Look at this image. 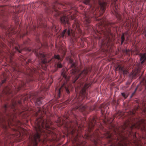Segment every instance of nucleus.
I'll return each instance as SVG.
<instances>
[{"instance_id":"nucleus-39","label":"nucleus","mask_w":146,"mask_h":146,"mask_svg":"<svg viewBox=\"0 0 146 146\" xmlns=\"http://www.w3.org/2000/svg\"><path fill=\"white\" fill-rule=\"evenodd\" d=\"M56 28V27L55 25H54L53 26V28Z\"/></svg>"},{"instance_id":"nucleus-38","label":"nucleus","mask_w":146,"mask_h":146,"mask_svg":"<svg viewBox=\"0 0 146 146\" xmlns=\"http://www.w3.org/2000/svg\"><path fill=\"white\" fill-rule=\"evenodd\" d=\"M69 102V101H68V100H67L66 102V103H68V102Z\"/></svg>"},{"instance_id":"nucleus-35","label":"nucleus","mask_w":146,"mask_h":146,"mask_svg":"<svg viewBox=\"0 0 146 146\" xmlns=\"http://www.w3.org/2000/svg\"><path fill=\"white\" fill-rule=\"evenodd\" d=\"M42 62H43V64H45V62L44 60H43L42 61Z\"/></svg>"},{"instance_id":"nucleus-40","label":"nucleus","mask_w":146,"mask_h":146,"mask_svg":"<svg viewBox=\"0 0 146 146\" xmlns=\"http://www.w3.org/2000/svg\"><path fill=\"white\" fill-rule=\"evenodd\" d=\"M144 121L143 120V121H142V123H144Z\"/></svg>"},{"instance_id":"nucleus-49","label":"nucleus","mask_w":146,"mask_h":146,"mask_svg":"<svg viewBox=\"0 0 146 146\" xmlns=\"http://www.w3.org/2000/svg\"><path fill=\"white\" fill-rule=\"evenodd\" d=\"M117 104H118V102H117Z\"/></svg>"},{"instance_id":"nucleus-26","label":"nucleus","mask_w":146,"mask_h":146,"mask_svg":"<svg viewBox=\"0 0 146 146\" xmlns=\"http://www.w3.org/2000/svg\"><path fill=\"white\" fill-rule=\"evenodd\" d=\"M125 36L126 37V40H129V37H130V34L128 35H125Z\"/></svg>"},{"instance_id":"nucleus-22","label":"nucleus","mask_w":146,"mask_h":146,"mask_svg":"<svg viewBox=\"0 0 146 146\" xmlns=\"http://www.w3.org/2000/svg\"><path fill=\"white\" fill-rule=\"evenodd\" d=\"M27 32L26 33H20L19 35V36L20 37V38H22V37H23L24 36L27 35Z\"/></svg>"},{"instance_id":"nucleus-12","label":"nucleus","mask_w":146,"mask_h":146,"mask_svg":"<svg viewBox=\"0 0 146 146\" xmlns=\"http://www.w3.org/2000/svg\"><path fill=\"white\" fill-rule=\"evenodd\" d=\"M126 26L127 27V31H126L125 33H122L121 36V44H122L125 40V36L129 34V31L130 29L131 28H132L133 27V25L132 27L131 24L129 23H126Z\"/></svg>"},{"instance_id":"nucleus-16","label":"nucleus","mask_w":146,"mask_h":146,"mask_svg":"<svg viewBox=\"0 0 146 146\" xmlns=\"http://www.w3.org/2000/svg\"><path fill=\"white\" fill-rule=\"evenodd\" d=\"M140 60L141 63L143 64L145 61H146V54L145 53L142 54L140 55Z\"/></svg>"},{"instance_id":"nucleus-21","label":"nucleus","mask_w":146,"mask_h":146,"mask_svg":"<svg viewBox=\"0 0 146 146\" xmlns=\"http://www.w3.org/2000/svg\"><path fill=\"white\" fill-rule=\"evenodd\" d=\"M54 57L55 58L58 59V60H62L60 56L59 55H54Z\"/></svg>"},{"instance_id":"nucleus-47","label":"nucleus","mask_w":146,"mask_h":146,"mask_svg":"<svg viewBox=\"0 0 146 146\" xmlns=\"http://www.w3.org/2000/svg\"><path fill=\"white\" fill-rule=\"evenodd\" d=\"M133 113V114H134V113Z\"/></svg>"},{"instance_id":"nucleus-5","label":"nucleus","mask_w":146,"mask_h":146,"mask_svg":"<svg viewBox=\"0 0 146 146\" xmlns=\"http://www.w3.org/2000/svg\"><path fill=\"white\" fill-rule=\"evenodd\" d=\"M45 10L47 13L52 14L56 17H59L61 23L64 25L67 24L68 26H69L70 23L68 18L67 16L71 14L70 11L64 12L58 11L54 5L46 7Z\"/></svg>"},{"instance_id":"nucleus-18","label":"nucleus","mask_w":146,"mask_h":146,"mask_svg":"<svg viewBox=\"0 0 146 146\" xmlns=\"http://www.w3.org/2000/svg\"><path fill=\"white\" fill-rule=\"evenodd\" d=\"M36 55L41 60L44 59L45 57V55L44 54L40 53H38V52H37Z\"/></svg>"},{"instance_id":"nucleus-43","label":"nucleus","mask_w":146,"mask_h":146,"mask_svg":"<svg viewBox=\"0 0 146 146\" xmlns=\"http://www.w3.org/2000/svg\"><path fill=\"white\" fill-rule=\"evenodd\" d=\"M110 24V27L112 26Z\"/></svg>"},{"instance_id":"nucleus-14","label":"nucleus","mask_w":146,"mask_h":146,"mask_svg":"<svg viewBox=\"0 0 146 146\" xmlns=\"http://www.w3.org/2000/svg\"><path fill=\"white\" fill-rule=\"evenodd\" d=\"M109 107L107 105L105 104H103L101 106V112L102 115L107 112L108 110Z\"/></svg>"},{"instance_id":"nucleus-41","label":"nucleus","mask_w":146,"mask_h":146,"mask_svg":"<svg viewBox=\"0 0 146 146\" xmlns=\"http://www.w3.org/2000/svg\"><path fill=\"white\" fill-rule=\"evenodd\" d=\"M31 77L32 75L31 74V75H29Z\"/></svg>"},{"instance_id":"nucleus-2","label":"nucleus","mask_w":146,"mask_h":146,"mask_svg":"<svg viewBox=\"0 0 146 146\" xmlns=\"http://www.w3.org/2000/svg\"><path fill=\"white\" fill-rule=\"evenodd\" d=\"M121 113V112L118 111L114 115L113 118H106L105 116V121H107L108 123L110 124L111 129L115 134L113 135L110 131L107 130L104 133L103 137L108 139V143L111 144L110 146H131L129 141L125 142L123 140V138L120 140L118 136L120 135V132H126L127 133H131L132 130L135 127V124L128 120L125 122L120 127L118 128H116L112 123L114 118L118 116H122Z\"/></svg>"},{"instance_id":"nucleus-32","label":"nucleus","mask_w":146,"mask_h":146,"mask_svg":"<svg viewBox=\"0 0 146 146\" xmlns=\"http://www.w3.org/2000/svg\"><path fill=\"white\" fill-rule=\"evenodd\" d=\"M9 52L10 54V55H12H12H13V54H14V52H13H13H11H11Z\"/></svg>"},{"instance_id":"nucleus-6","label":"nucleus","mask_w":146,"mask_h":146,"mask_svg":"<svg viewBox=\"0 0 146 146\" xmlns=\"http://www.w3.org/2000/svg\"><path fill=\"white\" fill-rule=\"evenodd\" d=\"M69 62L70 63L71 70L70 74L73 79V82L74 83L79 78H84L88 74V72L90 71V70L87 68L85 69L82 71L80 72L76 67V64L74 62L73 59L70 58Z\"/></svg>"},{"instance_id":"nucleus-48","label":"nucleus","mask_w":146,"mask_h":146,"mask_svg":"<svg viewBox=\"0 0 146 146\" xmlns=\"http://www.w3.org/2000/svg\"><path fill=\"white\" fill-rule=\"evenodd\" d=\"M19 88L20 89H19V90H20V88Z\"/></svg>"},{"instance_id":"nucleus-13","label":"nucleus","mask_w":146,"mask_h":146,"mask_svg":"<svg viewBox=\"0 0 146 146\" xmlns=\"http://www.w3.org/2000/svg\"><path fill=\"white\" fill-rule=\"evenodd\" d=\"M7 7V6H6L0 7V15H1L3 18L6 15V10Z\"/></svg>"},{"instance_id":"nucleus-23","label":"nucleus","mask_w":146,"mask_h":146,"mask_svg":"<svg viewBox=\"0 0 146 146\" xmlns=\"http://www.w3.org/2000/svg\"><path fill=\"white\" fill-rule=\"evenodd\" d=\"M119 68V69H121V70L122 71L124 75H126L127 74V70H123L122 68H121V67H120Z\"/></svg>"},{"instance_id":"nucleus-44","label":"nucleus","mask_w":146,"mask_h":146,"mask_svg":"<svg viewBox=\"0 0 146 146\" xmlns=\"http://www.w3.org/2000/svg\"><path fill=\"white\" fill-rule=\"evenodd\" d=\"M30 80V81H32V79H31V80Z\"/></svg>"},{"instance_id":"nucleus-17","label":"nucleus","mask_w":146,"mask_h":146,"mask_svg":"<svg viewBox=\"0 0 146 146\" xmlns=\"http://www.w3.org/2000/svg\"><path fill=\"white\" fill-rule=\"evenodd\" d=\"M38 28H45L46 27V25L45 24H43L42 22L41 21L40 19L39 20L38 22Z\"/></svg>"},{"instance_id":"nucleus-46","label":"nucleus","mask_w":146,"mask_h":146,"mask_svg":"<svg viewBox=\"0 0 146 146\" xmlns=\"http://www.w3.org/2000/svg\"><path fill=\"white\" fill-rule=\"evenodd\" d=\"M47 46V45L46 44V46Z\"/></svg>"},{"instance_id":"nucleus-3","label":"nucleus","mask_w":146,"mask_h":146,"mask_svg":"<svg viewBox=\"0 0 146 146\" xmlns=\"http://www.w3.org/2000/svg\"><path fill=\"white\" fill-rule=\"evenodd\" d=\"M34 115L36 117L34 127L36 132L34 135L29 136V140L30 143L28 146H38V143L40 141V133L44 131V129H48L49 124H50L49 121L43 118L41 109H38V111L34 113Z\"/></svg>"},{"instance_id":"nucleus-33","label":"nucleus","mask_w":146,"mask_h":146,"mask_svg":"<svg viewBox=\"0 0 146 146\" xmlns=\"http://www.w3.org/2000/svg\"><path fill=\"white\" fill-rule=\"evenodd\" d=\"M136 90H137V88H136V89H135V91H134V93H133V94H132V96L133 95V94H134V93H135V91H136Z\"/></svg>"},{"instance_id":"nucleus-9","label":"nucleus","mask_w":146,"mask_h":146,"mask_svg":"<svg viewBox=\"0 0 146 146\" xmlns=\"http://www.w3.org/2000/svg\"><path fill=\"white\" fill-rule=\"evenodd\" d=\"M111 6L114 11V14L116 16L119 21H121V16L118 10V5L116 3V0H113L111 3Z\"/></svg>"},{"instance_id":"nucleus-19","label":"nucleus","mask_w":146,"mask_h":146,"mask_svg":"<svg viewBox=\"0 0 146 146\" xmlns=\"http://www.w3.org/2000/svg\"><path fill=\"white\" fill-rule=\"evenodd\" d=\"M55 66V68L56 69V70H57L58 69L62 68V65L60 62H58L56 63Z\"/></svg>"},{"instance_id":"nucleus-10","label":"nucleus","mask_w":146,"mask_h":146,"mask_svg":"<svg viewBox=\"0 0 146 146\" xmlns=\"http://www.w3.org/2000/svg\"><path fill=\"white\" fill-rule=\"evenodd\" d=\"M78 125L77 121L76 119H75L74 121H70L69 123L66 125L67 129L70 131L73 135L74 132L77 130L76 127L78 126Z\"/></svg>"},{"instance_id":"nucleus-30","label":"nucleus","mask_w":146,"mask_h":146,"mask_svg":"<svg viewBox=\"0 0 146 146\" xmlns=\"http://www.w3.org/2000/svg\"><path fill=\"white\" fill-rule=\"evenodd\" d=\"M112 103L113 104H115V103H116V102L115 100H113Z\"/></svg>"},{"instance_id":"nucleus-25","label":"nucleus","mask_w":146,"mask_h":146,"mask_svg":"<svg viewBox=\"0 0 146 146\" xmlns=\"http://www.w3.org/2000/svg\"><path fill=\"white\" fill-rule=\"evenodd\" d=\"M122 96L125 98H126L128 97V96L127 95L124 93H121Z\"/></svg>"},{"instance_id":"nucleus-42","label":"nucleus","mask_w":146,"mask_h":146,"mask_svg":"<svg viewBox=\"0 0 146 146\" xmlns=\"http://www.w3.org/2000/svg\"><path fill=\"white\" fill-rule=\"evenodd\" d=\"M31 72V73H30V74H31V73H32V72Z\"/></svg>"},{"instance_id":"nucleus-31","label":"nucleus","mask_w":146,"mask_h":146,"mask_svg":"<svg viewBox=\"0 0 146 146\" xmlns=\"http://www.w3.org/2000/svg\"><path fill=\"white\" fill-rule=\"evenodd\" d=\"M83 84L82 82H80L79 84L78 87H80L81 85Z\"/></svg>"},{"instance_id":"nucleus-4","label":"nucleus","mask_w":146,"mask_h":146,"mask_svg":"<svg viewBox=\"0 0 146 146\" xmlns=\"http://www.w3.org/2000/svg\"><path fill=\"white\" fill-rule=\"evenodd\" d=\"M90 85V84L86 83L80 93L77 94L72 101V104H74V109L76 110L78 109L84 115L88 113L89 109L86 106H83L81 102L84 99L88 98V94L86 89L88 88Z\"/></svg>"},{"instance_id":"nucleus-8","label":"nucleus","mask_w":146,"mask_h":146,"mask_svg":"<svg viewBox=\"0 0 146 146\" xmlns=\"http://www.w3.org/2000/svg\"><path fill=\"white\" fill-rule=\"evenodd\" d=\"M61 76L62 78V85L58 90V98L60 97L62 92L63 89H64L68 94L70 93L69 90L71 88V86L68 83L69 78L67 76L66 73L63 72L61 73Z\"/></svg>"},{"instance_id":"nucleus-20","label":"nucleus","mask_w":146,"mask_h":146,"mask_svg":"<svg viewBox=\"0 0 146 146\" xmlns=\"http://www.w3.org/2000/svg\"><path fill=\"white\" fill-rule=\"evenodd\" d=\"M15 49L16 51L19 52V53H21L23 48L21 46L18 45V46L15 47Z\"/></svg>"},{"instance_id":"nucleus-34","label":"nucleus","mask_w":146,"mask_h":146,"mask_svg":"<svg viewBox=\"0 0 146 146\" xmlns=\"http://www.w3.org/2000/svg\"><path fill=\"white\" fill-rule=\"evenodd\" d=\"M104 42L102 41V46H103V45H104Z\"/></svg>"},{"instance_id":"nucleus-11","label":"nucleus","mask_w":146,"mask_h":146,"mask_svg":"<svg viewBox=\"0 0 146 146\" xmlns=\"http://www.w3.org/2000/svg\"><path fill=\"white\" fill-rule=\"evenodd\" d=\"M39 92H37L35 93H33L31 95L30 97L32 98L33 99L34 102L36 104H37L39 105L42 103L41 101V99H43L44 97H40L38 96L39 95Z\"/></svg>"},{"instance_id":"nucleus-45","label":"nucleus","mask_w":146,"mask_h":146,"mask_svg":"<svg viewBox=\"0 0 146 146\" xmlns=\"http://www.w3.org/2000/svg\"><path fill=\"white\" fill-rule=\"evenodd\" d=\"M36 28V27H34V29H35V28Z\"/></svg>"},{"instance_id":"nucleus-15","label":"nucleus","mask_w":146,"mask_h":146,"mask_svg":"<svg viewBox=\"0 0 146 146\" xmlns=\"http://www.w3.org/2000/svg\"><path fill=\"white\" fill-rule=\"evenodd\" d=\"M3 93L7 96L10 95L11 93V89L7 86L5 87L3 89Z\"/></svg>"},{"instance_id":"nucleus-7","label":"nucleus","mask_w":146,"mask_h":146,"mask_svg":"<svg viewBox=\"0 0 146 146\" xmlns=\"http://www.w3.org/2000/svg\"><path fill=\"white\" fill-rule=\"evenodd\" d=\"M69 17L72 19H75L74 24L73 25V28L76 30V31H73L68 29L67 34L68 35L71 37V39L73 41L77 42V38L79 37L81 34L82 31L80 28V24L74 15H71Z\"/></svg>"},{"instance_id":"nucleus-37","label":"nucleus","mask_w":146,"mask_h":146,"mask_svg":"<svg viewBox=\"0 0 146 146\" xmlns=\"http://www.w3.org/2000/svg\"><path fill=\"white\" fill-rule=\"evenodd\" d=\"M29 71V72H33V71L32 70L30 69V70Z\"/></svg>"},{"instance_id":"nucleus-36","label":"nucleus","mask_w":146,"mask_h":146,"mask_svg":"<svg viewBox=\"0 0 146 146\" xmlns=\"http://www.w3.org/2000/svg\"><path fill=\"white\" fill-rule=\"evenodd\" d=\"M12 29L11 28H9L8 30L7 31H9L10 30H11Z\"/></svg>"},{"instance_id":"nucleus-1","label":"nucleus","mask_w":146,"mask_h":146,"mask_svg":"<svg viewBox=\"0 0 146 146\" xmlns=\"http://www.w3.org/2000/svg\"><path fill=\"white\" fill-rule=\"evenodd\" d=\"M24 102V98L21 96L11 101L10 105L5 104L2 108L3 114L0 117V129L2 130V136L4 139V143H10V140L17 136L15 133L10 134L9 131L11 129L16 133H20L15 129L11 128L13 126L14 119L16 117L17 113L16 106L18 105L21 106L23 102Z\"/></svg>"},{"instance_id":"nucleus-24","label":"nucleus","mask_w":146,"mask_h":146,"mask_svg":"<svg viewBox=\"0 0 146 146\" xmlns=\"http://www.w3.org/2000/svg\"><path fill=\"white\" fill-rule=\"evenodd\" d=\"M67 31V29H64L63 31L62 32L61 35V36L62 37H63L65 35V34L66 33Z\"/></svg>"},{"instance_id":"nucleus-29","label":"nucleus","mask_w":146,"mask_h":146,"mask_svg":"<svg viewBox=\"0 0 146 146\" xmlns=\"http://www.w3.org/2000/svg\"><path fill=\"white\" fill-rule=\"evenodd\" d=\"M143 33L146 34V29H144L143 30Z\"/></svg>"},{"instance_id":"nucleus-28","label":"nucleus","mask_w":146,"mask_h":146,"mask_svg":"<svg viewBox=\"0 0 146 146\" xmlns=\"http://www.w3.org/2000/svg\"><path fill=\"white\" fill-rule=\"evenodd\" d=\"M6 79L5 78L4 79L2 80L1 81L2 82V83L3 84L6 81Z\"/></svg>"},{"instance_id":"nucleus-27","label":"nucleus","mask_w":146,"mask_h":146,"mask_svg":"<svg viewBox=\"0 0 146 146\" xmlns=\"http://www.w3.org/2000/svg\"><path fill=\"white\" fill-rule=\"evenodd\" d=\"M26 85V83H25L24 82H22L21 84V86H24Z\"/></svg>"}]
</instances>
